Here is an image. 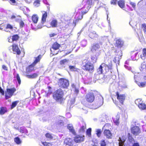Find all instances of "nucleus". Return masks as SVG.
<instances>
[{"mask_svg": "<svg viewBox=\"0 0 146 146\" xmlns=\"http://www.w3.org/2000/svg\"><path fill=\"white\" fill-rule=\"evenodd\" d=\"M82 68L86 71L91 72L94 69V66L93 64L87 59H84L82 60Z\"/></svg>", "mask_w": 146, "mask_h": 146, "instance_id": "1", "label": "nucleus"}, {"mask_svg": "<svg viewBox=\"0 0 146 146\" xmlns=\"http://www.w3.org/2000/svg\"><path fill=\"white\" fill-rule=\"evenodd\" d=\"M98 0H88L84 5V7L86 9L85 11L82 12V15H83L86 14L89 9L95 4V2H97Z\"/></svg>", "mask_w": 146, "mask_h": 146, "instance_id": "2", "label": "nucleus"}, {"mask_svg": "<svg viewBox=\"0 0 146 146\" xmlns=\"http://www.w3.org/2000/svg\"><path fill=\"white\" fill-rule=\"evenodd\" d=\"M64 95V92L61 89L57 90L54 94L53 97L54 99L59 101H60Z\"/></svg>", "mask_w": 146, "mask_h": 146, "instance_id": "3", "label": "nucleus"}, {"mask_svg": "<svg viewBox=\"0 0 146 146\" xmlns=\"http://www.w3.org/2000/svg\"><path fill=\"white\" fill-rule=\"evenodd\" d=\"M103 68H104L106 70H108L112 69V64L109 63L108 64L104 63H102L97 69V73L99 74H102L103 72Z\"/></svg>", "mask_w": 146, "mask_h": 146, "instance_id": "4", "label": "nucleus"}, {"mask_svg": "<svg viewBox=\"0 0 146 146\" xmlns=\"http://www.w3.org/2000/svg\"><path fill=\"white\" fill-rule=\"evenodd\" d=\"M91 51L96 54L97 56H99L101 53V50L99 44L94 43L92 46Z\"/></svg>", "mask_w": 146, "mask_h": 146, "instance_id": "5", "label": "nucleus"}, {"mask_svg": "<svg viewBox=\"0 0 146 146\" xmlns=\"http://www.w3.org/2000/svg\"><path fill=\"white\" fill-rule=\"evenodd\" d=\"M132 122L131 126V133L135 135H138L141 132V130L138 126L134 125Z\"/></svg>", "mask_w": 146, "mask_h": 146, "instance_id": "6", "label": "nucleus"}, {"mask_svg": "<svg viewBox=\"0 0 146 146\" xmlns=\"http://www.w3.org/2000/svg\"><path fill=\"white\" fill-rule=\"evenodd\" d=\"M58 84L61 88H68L69 84V81L68 80L62 78L59 79Z\"/></svg>", "mask_w": 146, "mask_h": 146, "instance_id": "7", "label": "nucleus"}, {"mask_svg": "<svg viewBox=\"0 0 146 146\" xmlns=\"http://www.w3.org/2000/svg\"><path fill=\"white\" fill-rule=\"evenodd\" d=\"M110 125V124H106L103 127V129H105L104 132V135L108 139H111L112 137V134L110 131L106 129L107 127Z\"/></svg>", "mask_w": 146, "mask_h": 146, "instance_id": "8", "label": "nucleus"}, {"mask_svg": "<svg viewBox=\"0 0 146 146\" xmlns=\"http://www.w3.org/2000/svg\"><path fill=\"white\" fill-rule=\"evenodd\" d=\"M16 90V89L15 88L7 89L5 93L6 99H7L10 98L13 96Z\"/></svg>", "mask_w": 146, "mask_h": 146, "instance_id": "9", "label": "nucleus"}, {"mask_svg": "<svg viewBox=\"0 0 146 146\" xmlns=\"http://www.w3.org/2000/svg\"><path fill=\"white\" fill-rule=\"evenodd\" d=\"M9 50L10 52L13 51L14 53H16L18 55H19L21 53L20 50L18 46L16 44H14L10 46L9 48Z\"/></svg>", "mask_w": 146, "mask_h": 146, "instance_id": "10", "label": "nucleus"}, {"mask_svg": "<svg viewBox=\"0 0 146 146\" xmlns=\"http://www.w3.org/2000/svg\"><path fill=\"white\" fill-rule=\"evenodd\" d=\"M135 104L138 106L141 109L144 110L146 108V106L143 103V102L140 99H138L135 101Z\"/></svg>", "mask_w": 146, "mask_h": 146, "instance_id": "11", "label": "nucleus"}, {"mask_svg": "<svg viewBox=\"0 0 146 146\" xmlns=\"http://www.w3.org/2000/svg\"><path fill=\"white\" fill-rule=\"evenodd\" d=\"M117 54H116L114 58L113 61L115 63H118L119 60L121 58L122 56V51L121 50H119L117 52Z\"/></svg>", "mask_w": 146, "mask_h": 146, "instance_id": "12", "label": "nucleus"}, {"mask_svg": "<svg viewBox=\"0 0 146 146\" xmlns=\"http://www.w3.org/2000/svg\"><path fill=\"white\" fill-rule=\"evenodd\" d=\"M94 99V96L92 92H90L86 94V100L88 102H92Z\"/></svg>", "mask_w": 146, "mask_h": 146, "instance_id": "13", "label": "nucleus"}, {"mask_svg": "<svg viewBox=\"0 0 146 146\" xmlns=\"http://www.w3.org/2000/svg\"><path fill=\"white\" fill-rule=\"evenodd\" d=\"M103 98L101 96H99L98 97V98L97 99V101L96 103V108H98L102 106L103 104Z\"/></svg>", "mask_w": 146, "mask_h": 146, "instance_id": "14", "label": "nucleus"}, {"mask_svg": "<svg viewBox=\"0 0 146 146\" xmlns=\"http://www.w3.org/2000/svg\"><path fill=\"white\" fill-rule=\"evenodd\" d=\"M74 141L72 139L67 138L64 141V143L66 146H71L73 145Z\"/></svg>", "mask_w": 146, "mask_h": 146, "instance_id": "15", "label": "nucleus"}, {"mask_svg": "<svg viewBox=\"0 0 146 146\" xmlns=\"http://www.w3.org/2000/svg\"><path fill=\"white\" fill-rule=\"evenodd\" d=\"M69 61V60L66 59L60 60V65L61 66L60 67L62 68H65L67 65Z\"/></svg>", "mask_w": 146, "mask_h": 146, "instance_id": "16", "label": "nucleus"}, {"mask_svg": "<svg viewBox=\"0 0 146 146\" xmlns=\"http://www.w3.org/2000/svg\"><path fill=\"white\" fill-rule=\"evenodd\" d=\"M84 136L78 135L74 138V140L76 143H80L84 141Z\"/></svg>", "mask_w": 146, "mask_h": 146, "instance_id": "17", "label": "nucleus"}, {"mask_svg": "<svg viewBox=\"0 0 146 146\" xmlns=\"http://www.w3.org/2000/svg\"><path fill=\"white\" fill-rule=\"evenodd\" d=\"M116 95L117 99L119 100L121 104H123L125 99V96L123 94L119 95L118 92L117 93Z\"/></svg>", "mask_w": 146, "mask_h": 146, "instance_id": "18", "label": "nucleus"}, {"mask_svg": "<svg viewBox=\"0 0 146 146\" xmlns=\"http://www.w3.org/2000/svg\"><path fill=\"white\" fill-rule=\"evenodd\" d=\"M41 58V55H39L37 57L35 58V59L34 62L31 65L29 66V68L32 67V70L33 69V67L35 65L39 62Z\"/></svg>", "mask_w": 146, "mask_h": 146, "instance_id": "19", "label": "nucleus"}, {"mask_svg": "<svg viewBox=\"0 0 146 146\" xmlns=\"http://www.w3.org/2000/svg\"><path fill=\"white\" fill-rule=\"evenodd\" d=\"M119 115L117 114L115 116L113 117V121L116 125H118L119 124Z\"/></svg>", "mask_w": 146, "mask_h": 146, "instance_id": "20", "label": "nucleus"}, {"mask_svg": "<svg viewBox=\"0 0 146 146\" xmlns=\"http://www.w3.org/2000/svg\"><path fill=\"white\" fill-rule=\"evenodd\" d=\"M71 86L72 90L74 91V92L77 94H78L79 92V86H77L74 84H72Z\"/></svg>", "mask_w": 146, "mask_h": 146, "instance_id": "21", "label": "nucleus"}, {"mask_svg": "<svg viewBox=\"0 0 146 146\" xmlns=\"http://www.w3.org/2000/svg\"><path fill=\"white\" fill-rule=\"evenodd\" d=\"M116 44L118 48H121L123 46V42L121 39H119L116 40Z\"/></svg>", "mask_w": 146, "mask_h": 146, "instance_id": "22", "label": "nucleus"}, {"mask_svg": "<svg viewBox=\"0 0 146 146\" xmlns=\"http://www.w3.org/2000/svg\"><path fill=\"white\" fill-rule=\"evenodd\" d=\"M67 128L73 134H75L76 133L74 130L73 129L72 124H69L68 125Z\"/></svg>", "mask_w": 146, "mask_h": 146, "instance_id": "23", "label": "nucleus"}, {"mask_svg": "<svg viewBox=\"0 0 146 146\" xmlns=\"http://www.w3.org/2000/svg\"><path fill=\"white\" fill-rule=\"evenodd\" d=\"M18 130L21 133L27 134L28 133L27 130L24 127H21L18 129Z\"/></svg>", "mask_w": 146, "mask_h": 146, "instance_id": "24", "label": "nucleus"}, {"mask_svg": "<svg viewBox=\"0 0 146 146\" xmlns=\"http://www.w3.org/2000/svg\"><path fill=\"white\" fill-rule=\"evenodd\" d=\"M118 4L119 7L122 9L125 7L124 1L123 0H120L118 2Z\"/></svg>", "mask_w": 146, "mask_h": 146, "instance_id": "25", "label": "nucleus"}, {"mask_svg": "<svg viewBox=\"0 0 146 146\" xmlns=\"http://www.w3.org/2000/svg\"><path fill=\"white\" fill-rule=\"evenodd\" d=\"M44 13L43 14L41 19V22L42 23H44L46 21V19L47 16V14L46 12H44Z\"/></svg>", "mask_w": 146, "mask_h": 146, "instance_id": "26", "label": "nucleus"}, {"mask_svg": "<svg viewBox=\"0 0 146 146\" xmlns=\"http://www.w3.org/2000/svg\"><path fill=\"white\" fill-rule=\"evenodd\" d=\"M141 57L142 59L146 58V49L144 48L142 51V54L141 55Z\"/></svg>", "mask_w": 146, "mask_h": 146, "instance_id": "27", "label": "nucleus"}, {"mask_svg": "<svg viewBox=\"0 0 146 146\" xmlns=\"http://www.w3.org/2000/svg\"><path fill=\"white\" fill-rule=\"evenodd\" d=\"M60 46V44L57 42H55L52 45V48L54 50H56L59 48Z\"/></svg>", "mask_w": 146, "mask_h": 146, "instance_id": "28", "label": "nucleus"}, {"mask_svg": "<svg viewBox=\"0 0 146 146\" xmlns=\"http://www.w3.org/2000/svg\"><path fill=\"white\" fill-rule=\"evenodd\" d=\"M7 110L6 108L2 107L0 109V114L3 115L7 112Z\"/></svg>", "mask_w": 146, "mask_h": 146, "instance_id": "29", "label": "nucleus"}, {"mask_svg": "<svg viewBox=\"0 0 146 146\" xmlns=\"http://www.w3.org/2000/svg\"><path fill=\"white\" fill-rule=\"evenodd\" d=\"M95 131L97 136L98 137H100L101 136L102 130L100 129H96Z\"/></svg>", "mask_w": 146, "mask_h": 146, "instance_id": "30", "label": "nucleus"}, {"mask_svg": "<svg viewBox=\"0 0 146 146\" xmlns=\"http://www.w3.org/2000/svg\"><path fill=\"white\" fill-rule=\"evenodd\" d=\"M57 21L56 20H54L52 21L50 25L52 27H57Z\"/></svg>", "mask_w": 146, "mask_h": 146, "instance_id": "31", "label": "nucleus"}, {"mask_svg": "<svg viewBox=\"0 0 146 146\" xmlns=\"http://www.w3.org/2000/svg\"><path fill=\"white\" fill-rule=\"evenodd\" d=\"M32 19L34 23H36L38 20V17L37 15H33L32 17Z\"/></svg>", "mask_w": 146, "mask_h": 146, "instance_id": "32", "label": "nucleus"}, {"mask_svg": "<svg viewBox=\"0 0 146 146\" xmlns=\"http://www.w3.org/2000/svg\"><path fill=\"white\" fill-rule=\"evenodd\" d=\"M136 83L138 84V86L141 87H145L146 85V82H138L137 81H135Z\"/></svg>", "mask_w": 146, "mask_h": 146, "instance_id": "33", "label": "nucleus"}, {"mask_svg": "<svg viewBox=\"0 0 146 146\" xmlns=\"http://www.w3.org/2000/svg\"><path fill=\"white\" fill-rule=\"evenodd\" d=\"M90 37L92 38H94L98 36V35L94 32L91 33L90 34Z\"/></svg>", "mask_w": 146, "mask_h": 146, "instance_id": "34", "label": "nucleus"}, {"mask_svg": "<svg viewBox=\"0 0 146 146\" xmlns=\"http://www.w3.org/2000/svg\"><path fill=\"white\" fill-rule=\"evenodd\" d=\"M15 142L17 144H20L21 143V141L20 139L18 137H15L14 139Z\"/></svg>", "mask_w": 146, "mask_h": 146, "instance_id": "35", "label": "nucleus"}, {"mask_svg": "<svg viewBox=\"0 0 146 146\" xmlns=\"http://www.w3.org/2000/svg\"><path fill=\"white\" fill-rule=\"evenodd\" d=\"M19 101H16L12 102L11 105V108L13 109L17 105V104L19 103Z\"/></svg>", "mask_w": 146, "mask_h": 146, "instance_id": "36", "label": "nucleus"}, {"mask_svg": "<svg viewBox=\"0 0 146 146\" xmlns=\"http://www.w3.org/2000/svg\"><path fill=\"white\" fill-rule=\"evenodd\" d=\"M69 68L72 71H76L78 70V69L74 66H70Z\"/></svg>", "mask_w": 146, "mask_h": 146, "instance_id": "37", "label": "nucleus"}, {"mask_svg": "<svg viewBox=\"0 0 146 146\" xmlns=\"http://www.w3.org/2000/svg\"><path fill=\"white\" fill-rule=\"evenodd\" d=\"M119 146H123L124 145L125 140L124 139H123V140H122L120 137H119Z\"/></svg>", "mask_w": 146, "mask_h": 146, "instance_id": "38", "label": "nucleus"}, {"mask_svg": "<svg viewBox=\"0 0 146 146\" xmlns=\"http://www.w3.org/2000/svg\"><path fill=\"white\" fill-rule=\"evenodd\" d=\"M97 56L96 55V54H95V56H93L91 57V59L92 60V62L93 63H95L96 62V61L97 60V56Z\"/></svg>", "mask_w": 146, "mask_h": 146, "instance_id": "39", "label": "nucleus"}, {"mask_svg": "<svg viewBox=\"0 0 146 146\" xmlns=\"http://www.w3.org/2000/svg\"><path fill=\"white\" fill-rule=\"evenodd\" d=\"M19 36L18 35H15L12 36V39L13 41H16L19 39Z\"/></svg>", "mask_w": 146, "mask_h": 146, "instance_id": "40", "label": "nucleus"}, {"mask_svg": "<svg viewBox=\"0 0 146 146\" xmlns=\"http://www.w3.org/2000/svg\"><path fill=\"white\" fill-rule=\"evenodd\" d=\"M145 68L146 69V63L145 62H143L141 64L140 70H142L143 69Z\"/></svg>", "mask_w": 146, "mask_h": 146, "instance_id": "41", "label": "nucleus"}, {"mask_svg": "<svg viewBox=\"0 0 146 146\" xmlns=\"http://www.w3.org/2000/svg\"><path fill=\"white\" fill-rule=\"evenodd\" d=\"M40 1L39 0H37L35 1L34 3V5L36 7H38L39 6Z\"/></svg>", "mask_w": 146, "mask_h": 146, "instance_id": "42", "label": "nucleus"}, {"mask_svg": "<svg viewBox=\"0 0 146 146\" xmlns=\"http://www.w3.org/2000/svg\"><path fill=\"white\" fill-rule=\"evenodd\" d=\"M91 128H90L86 131V134L89 137H90L91 135Z\"/></svg>", "mask_w": 146, "mask_h": 146, "instance_id": "43", "label": "nucleus"}, {"mask_svg": "<svg viewBox=\"0 0 146 146\" xmlns=\"http://www.w3.org/2000/svg\"><path fill=\"white\" fill-rule=\"evenodd\" d=\"M45 136L48 140H50L52 138V135L49 133H47L45 135Z\"/></svg>", "mask_w": 146, "mask_h": 146, "instance_id": "44", "label": "nucleus"}, {"mask_svg": "<svg viewBox=\"0 0 146 146\" xmlns=\"http://www.w3.org/2000/svg\"><path fill=\"white\" fill-rule=\"evenodd\" d=\"M129 4L131 5L134 9H135L136 7V3L134 2L129 1Z\"/></svg>", "mask_w": 146, "mask_h": 146, "instance_id": "45", "label": "nucleus"}, {"mask_svg": "<svg viewBox=\"0 0 146 146\" xmlns=\"http://www.w3.org/2000/svg\"><path fill=\"white\" fill-rule=\"evenodd\" d=\"M16 78L18 81V84H19L20 85L21 83V80L18 74H17L16 76Z\"/></svg>", "mask_w": 146, "mask_h": 146, "instance_id": "46", "label": "nucleus"}, {"mask_svg": "<svg viewBox=\"0 0 146 146\" xmlns=\"http://www.w3.org/2000/svg\"><path fill=\"white\" fill-rule=\"evenodd\" d=\"M87 44V41L85 40H83L81 42V45L83 47L85 46Z\"/></svg>", "mask_w": 146, "mask_h": 146, "instance_id": "47", "label": "nucleus"}, {"mask_svg": "<svg viewBox=\"0 0 146 146\" xmlns=\"http://www.w3.org/2000/svg\"><path fill=\"white\" fill-rule=\"evenodd\" d=\"M11 19L13 21H18V19L17 17L15 16L14 15H12L11 17Z\"/></svg>", "mask_w": 146, "mask_h": 146, "instance_id": "48", "label": "nucleus"}, {"mask_svg": "<svg viewBox=\"0 0 146 146\" xmlns=\"http://www.w3.org/2000/svg\"><path fill=\"white\" fill-rule=\"evenodd\" d=\"M100 144L101 146H106V143L104 140H102L101 141Z\"/></svg>", "mask_w": 146, "mask_h": 146, "instance_id": "49", "label": "nucleus"}, {"mask_svg": "<svg viewBox=\"0 0 146 146\" xmlns=\"http://www.w3.org/2000/svg\"><path fill=\"white\" fill-rule=\"evenodd\" d=\"M9 2L12 5H15L16 4V2L15 0H9Z\"/></svg>", "mask_w": 146, "mask_h": 146, "instance_id": "50", "label": "nucleus"}, {"mask_svg": "<svg viewBox=\"0 0 146 146\" xmlns=\"http://www.w3.org/2000/svg\"><path fill=\"white\" fill-rule=\"evenodd\" d=\"M86 125H83L80 129V131L81 132H83L84 131L85 129H86Z\"/></svg>", "mask_w": 146, "mask_h": 146, "instance_id": "51", "label": "nucleus"}, {"mask_svg": "<svg viewBox=\"0 0 146 146\" xmlns=\"http://www.w3.org/2000/svg\"><path fill=\"white\" fill-rule=\"evenodd\" d=\"M142 27L145 33L146 34V24H142Z\"/></svg>", "mask_w": 146, "mask_h": 146, "instance_id": "52", "label": "nucleus"}, {"mask_svg": "<svg viewBox=\"0 0 146 146\" xmlns=\"http://www.w3.org/2000/svg\"><path fill=\"white\" fill-rule=\"evenodd\" d=\"M133 21H130L129 23V24L132 27H134V26H136L137 24L136 23H135L134 24H133Z\"/></svg>", "mask_w": 146, "mask_h": 146, "instance_id": "53", "label": "nucleus"}, {"mask_svg": "<svg viewBox=\"0 0 146 146\" xmlns=\"http://www.w3.org/2000/svg\"><path fill=\"white\" fill-rule=\"evenodd\" d=\"M42 144L44 146H51L50 143L46 142L42 143Z\"/></svg>", "mask_w": 146, "mask_h": 146, "instance_id": "54", "label": "nucleus"}, {"mask_svg": "<svg viewBox=\"0 0 146 146\" xmlns=\"http://www.w3.org/2000/svg\"><path fill=\"white\" fill-rule=\"evenodd\" d=\"M2 69L4 70L7 71L8 70L7 67L4 65H3L2 66Z\"/></svg>", "mask_w": 146, "mask_h": 146, "instance_id": "55", "label": "nucleus"}, {"mask_svg": "<svg viewBox=\"0 0 146 146\" xmlns=\"http://www.w3.org/2000/svg\"><path fill=\"white\" fill-rule=\"evenodd\" d=\"M117 0H111L110 3L112 5H115L116 4Z\"/></svg>", "mask_w": 146, "mask_h": 146, "instance_id": "56", "label": "nucleus"}, {"mask_svg": "<svg viewBox=\"0 0 146 146\" xmlns=\"http://www.w3.org/2000/svg\"><path fill=\"white\" fill-rule=\"evenodd\" d=\"M33 78H36L38 76V74L36 73H34L32 74Z\"/></svg>", "mask_w": 146, "mask_h": 146, "instance_id": "57", "label": "nucleus"}, {"mask_svg": "<svg viewBox=\"0 0 146 146\" xmlns=\"http://www.w3.org/2000/svg\"><path fill=\"white\" fill-rule=\"evenodd\" d=\"M20 27L21 28L23 27L24 25V23L22 21H21L19 23Z\"/></svg>", "mask_w": 146, "mask_h": 146, "instance_id": "58", "label": "nucleus"}, {"mask_svg": "<svg viewBox=\"0 0 146 146\" xmlns=\"http://www.w3.org/2000/svg\"><path fill=\"white\" fill-rule=\"evenodd\" d=\"M58 124L60 126H62L64 125V123L62 120L59 121L58 122Z\"/></svg>", "mask_w": 146, "mask_h": 146, "instance_id": "59", "label": "nucleus"}, {"mask_svg": "<svg viewBox=\"0 0 146 146\" xmlns=\"http://www.w3.org/2000/svg\"><path fill=\"white\" fill-rule=\"evenodd\" d=\"M13 28L12 26L8 24L7 25V27L6 28V29H7L9 28L11 29H12Z\"/></svg>", "mask_w": 146, "mask_h": 146, "instance_id": "60", "label": "nucleus"}, {"mask_svg": "<svg viewBox=\"0 0 146 146\" xmlns=\"http://www.w3.org/2000/svg\"><path fill=\"white\" fill-rule=\"evenodd\" d=\"M43 23H42V22H41V23L40 24H39L38 25L37 28L38 29H41V28H42V27H43Z\"/></svg>", "mask_w": 146, "mask_h": 146, "instance_id": "61", "label": "nucleus"}, {"mask_svg": "<svg viewBox=\"0 0 146 146\" xmlns=\"http://www.w3.org/2000/svg\"><path fill=\"white\" fill-rule=\"evenodd\" d=\"M79 21V20L78 19H77L74 20L73 21V23L76 25V24Z\"/></svg>", "mask_w": 146, "mask_h": 146, "instance_id": "62", "label": "nucleus"}, {"mask_svg": "<svg viewBox=\"0 0 146 146\" xmlns=\"http://www.w3.org/2000/svg\"><path fill=\"white\" fill-rule=\"evenodd\" d=\"M27 78L30 79H33L32 76V74L31 75H27L26 76Z\"/></svg>", "mask_w": 146, "mask_h": 146, "instance_id": "63", "label": "nucleus"}, {"mask_svg": "<svg viewBox=\"0 0 146 146\" xmlns=\"http://www.w3.org/2000/svg\"><path fill=\"white\" fill-rule=\"evenodd\" d=\"M0 93H1L2 95H4V91L2 89L1 87H0Z\"/></svg>", "mask_w": 146, "mask_h": 146, "instance_id": "64", "label": "nucleus"}]
</instances>
